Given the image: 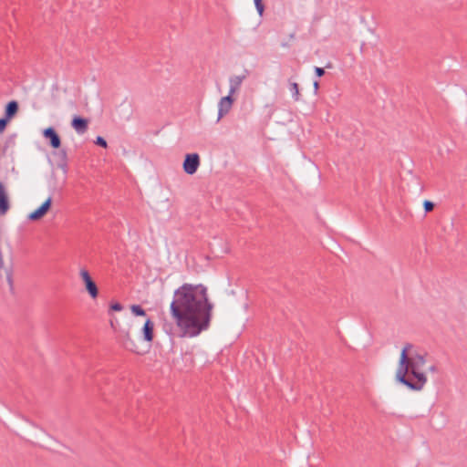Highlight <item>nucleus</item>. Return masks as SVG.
<instances>
[{"label": "nucleus", "mask_w": 467, "mask_h": 467, "mask_svg": "<svg viewBox=\"0 0 467 467\" xmlns=\"http://www.w3.org/2000/svg\"><path fill=\"white\" fill-rule=\"evenodd\" d=\"M200 162L201 160L198 153H187L182 163L184 172L189 175L194 174L200 166Z\"/></svg>", "instance_id": "nucleus-4"}, {"label": "nucleus", "mask_w": 467, "mask_h": 467, "mask_svg": "<svg viewBox=\"0 0 467 467\" xmlns=\"http://www.w3.org/2000/svg\"><path fill=\"white\" fill-rule=\"evenodd\" d=\"M11 120L5 117L0 118V133H3Z\"/></svg>", "instance_id": "nucleus-23"}, {"label": "nucleus", "mask_w": 467, "mask_h": 467, "mask_svg": "<svg viewBox=\"0 0 467 467\" xmlns=\"http://www.w3.org/2000/svg\"><path fill=\"white\" fill-rule=\"evenodd\" d=\"M122 309H123V306L119 302L114 301L109 304V313L110 314V312H112V311L119 312V311H121Z\"/></svg>", "instance_id": "nucleus-20"}, {"label": "nucleus", "mask_w": 467, "mask_h": 467, "mask_svg": "<svg viewBox=\"0 0 467 467\" xmlns=\"http://www.w3.org/2000/svg\"><path fill=\"white\" fill-rule=\"evenodd\" d=\"M18 110H19V103L15 99L10 100L5 106L4 117L12 120L18 113Z\"/></svg>", "instance_id": "nucleus-14"}, {"label": "nucleus", "mask_w": 467, "mask_h": 467, "mask_svg": "<svg viewBox=\"0 0 467 467\" xmlns=\"http://www.w3.org/2000/svg\"><path fill=\"white\" fill-rule=\"evenodd\" d=\"M88 123L87 118L79 115H75L71 119V126L78 134H84L88 130Z\"/></svg>", "instance_id": "nucleus-9"}, {"label": "nucleus", "mask_w": 467, "mask_h": 467, "mask_svg": "<svg viewBox=\"0 0 467 467\" xmlns=\"http://www.w3.org/2000/svg\"><path fill=\"white\" fill-rule=\"evenodd\" d=\"M435 207V203L431 201H429V200H425L423 202V208H424V213L425 214L431 212Z\"/></svg>", "instance_id": "nucleus-21"}, {"label": "nucleus", "mask_w": 467, "mask_h": 467, "mask_svg": "<svg viewBox=\"0 0 467 467\" xmlns=\"http://www.w3.org/2000/svg\"><path fill=\"white\" fill-rule=\"evenodd\" d=\"M52 197L49 196L38 208L27 215V219L32 222L42 219L51 209Z\"/></svg>", "instance_id": "nucleus-7"}, {"label": "nucleus", "mask_w": 467, "mask_h": 467, "mask_svg": "<svg viewBox=\"0 0 467 467\" xmlns=\"http://www.w3.org/2000/svg\"><path fill=\"white\" fill-rule=\"evenodd\" d=\"M6 281L9 285L10 291L13 292L14 290V281H13V275L12 270L6 271Z\"/></svg>", "instance_id": "nucleus-24"}, {"label": "nucleus", "mask_w": 467, "mask_h": 467, "mask_svg": "<svg viewBox=\"0 0 467 467\" xmlns=\"http://www.w3.org/2000/svg\"><path fill=\"white\" fill-rule=\"evenodd\" d=\"M124 345H125V348H130L131 350H133L130 347V345H133V342L130 338V333L129 332H126L125 334V341H124Z\"/></svg>", "instance_id": "nucleus-25"}, {"label": "nucleus", "mask_w": 467, "mask_h": 467, "mask_svg": "<svg viewBox=\"0 0 467 467\" xmlns=\"http://www.w3.org/2000/svg\"><path fill=\"white\" fill-rule=\"evenodd\" d=\"M426 355L415 352L410 354L408 360V366L406 371H404V378H399L398 370L396 371L395 380L407 387L409 389L413 391H420L423 389L427 382V376L424 372L420 371V368L426 363Z\"/></svg>", "instance_id": "nucleus-2"}, {"label": "nucleus", "mask_w": 467, "mask_h": 467, "mask_svg": "<svg viewBox=\"0 0 467 467\" xmlns=\"http://www.w3.org/2000/svg\"><path fill=\"white\" fill-rule=\"evenodd\" d=\"M412 347H413L412 344L406 343L404 345V347L402 348L400 355V359H399V364H398V376H399V378H402L403 379H405L403 375H404V371H406V369H407L408 360H409V358L410 357V354L409 353V351L412 348Z\"/></svg>", "instance_id": "nucleus-6"}, {"label": "nucleus", "mask_w": 467, "mask_h": 467, "mask_svg": "<svg viewBox=\"0 0 467 467\" xmlns=\"http://www.w3.org/2000/svg\"><path fill=\"white\" fill-rule=\"evenodd\" d=\"M289 89L292 93V98L294 100L298 101L300 99L299 85L296 82H291L289 80Z\"/></svg>", "instance_id": "nucleus-15"}, {"label": "nucleus", "mask_w": 467, "mask_h": 467, "mask_svg": "<svg viewBox=\"0 0 467 467\" xmlns=\"http://www.w3.org/2000/svg\"><path fill=\"white\" fill-rule=\"evenodd\" d=\"M429 371L431 372H438V368L435 365H432L429 368Z\"/></svg>", "instance_id": "nucleus-27"}, {"label": "nucleus", "mask_w": 467, "mask_h": 467, "mask_svg": "<svg viewBox=\"0 0 467 467\" xmlns=\"http://www.w3.org/2000/svg\"><path fill=\"white\" fill-rule=\"evenodd\" d=\"M142 338L146 342H152L154 338V322L148 317L141 328Z\"/></svg>", "instance_id": "nucleus-12"}, {"label": "nucleus", "mask_w": 467, "mask_h": 467, "mask_svg": "<svg viewBox=\"0 0 467 467\" xmlns=\"http://www.w3.org/2000/svg\"><path fill=\"white\" fill-rule=\"evenodd\" d=\"M56 161H57V167L61 169L63 173L66 175L68 171L67 166V152L66 149H61V147L58 149L57 152L54 153Z\"/></svg>", "instance_id": "nucleus-11"}, {"label": "nucleus", "mask_w": 467, "mask_h": 467, "mask_svg": "<svg viewBox=\"0 0 467 467\" xmlns=\"http://www.w3.org/2000/svg\"><path fill=\"white\" fill-rule=\"evenodd\" d=\"M10 209V202L5 184L0 182V215H5Z\"/></svg>", "instance_id": "nucleus-13"}, {"label": "nucleus", "mask_w": 467, "mask_h": 467, "mask_svg": "<svg viewBox=\"0 0 467 467\" xmlns=\"http://www.w3.org/2000/svg\"><path fill=\"white\" fill-rule=\"evenodd\" d=\"M234 102V99L232 94L228 93L227 96L223 97L218 104V117H217V122L225 116L230 109H232V106Z\"/></svg>", "instance_id": "nucleus-8"}, {"label": "nucleus", "mask_w": 467, "mask_h": 467, "mask_svg": "<svg viewBox=\"0 0 467 467\" xmlns=\"http://www.w3.org/2000/svg\"><path fill=\"white\" fill-rule=\"evenodd\" d=\"M333 65L331 62L327 63L325 67H315V74L317 78H321L326 74L325 68H332Z\"/></svg>", "instance_id": "nucleus-18"}, {"label": "nucleus", "mask_w": 467, "mask_h": 467, "mask_svg": "<svg viewBox=\"0 0 467 467\" xmlns=\"http://www.w3.org/2000/svg\"><path fill=\"white\" fill-rule=\"evenodd\" d=\"M42 135L51 148L59 149L61 147V137L54 127L44 129Z\"/></svg>", "instance_id": "nucleus-5"}, {"label": "nucleus", "mask_w": 467, "mask_h": 467, "mask_svg": "<svg viewBox=\"0 0 467 467\" xmlns=\"http://www.w3.org/2000/svg\"><path fill=\"white\" fill-rule=\"evenodd\" d=\"M162 329L170 337H172L175 336V327L171 322L165 321L162 325Z\"/></svg>", "instance_id": "nucleus-17"}, {"label": "nucleus", "mask_w": 467, "mask_h": 467, "mask_svg": "<svg viewBox=\"0 0 467 467\" xmlns=\"http://www.w3.org/2000/svg\"><path fill=\"white\" fill-rule=\"evenodd\" d=\"M110 326L112 328L115 329V322L113 320H110Z\"/></svg>", "instance_id": "nucleus-28"}, {"label": "nucleus", "mask_w": 467, "mask_h": 467, "mask_svg": "<svg viewBox=\"0 0 467 467\" xmlns=\"http://www.w3.org/2000/svg\"><path fill=\"white\" fill-rule=\"evenodd\" d=\"M294 37H295V34H291L290 38H294Z\"/></svg>", "instance_id": "nucleus-29"}, {"label": "nucleus", "mask_w": 467, "mask_h": 467, "mask_svg": "<svg viewBox=\"0 0 467 467\" xmlns=\"http://www.w3.org/2000/svg\"><path fill=\"white\" fill-rule=\"evenodd\" d=\"M130 311L135 317L146 316V311L140 305H131Z\"/></svg>", "instance_id": "nucleus-16"}, {"label": "nucleus", "mask_w": 467, "mask_h": 467, "mask_svg": "<svg viewBox=\"0 0 467 467\" xmlns=\"http://www.w3.org/2000/svg\"><path fill=\"white\" fill-rule=\"evenodd\" d=\"M79 276L84 284L85 290L92 299H96L99 296V287L91 277L89 272L86 268L79 271Z\"/></svg>", "instance_id": "nucleus-3"}, {"label": "nucleus", "mask_w": 467, "mask_h": 467, "mask_svg": "<svg viewBox=\"0 0 467 467\" xmlns=\"http://www.w3.org/2000/svg\"><path fill=\"white\" fill-rule=\"evenodd\" d=\"M249 73L250 72L248 69H244V73L242 75L232 76L229 78V84H230L229 93L230 94L234 95L239 89L243 81L248 77Z\"/></svg>", "instance_id": "nucleus-10"}, {"label": "nucleus", "mask_w": 467, "mask_h": 467, "mask_svg": "<svg viewBox=\"0 0 467 467\" xmlns=\"http://www.w3.org/2000/svg\"><path fill=\"white\" fill-rule=\"evenodd\" d=\"M213 304L202 284L184 283L173 294L171 317L180 329V337H195L210 327Z\"/></svg>", "instance_id": "nucleus-1"}, {"label": "nucleus", "mask_w": 467, "mask_h": 467, "mask_svg": "<svg viewBox=\"0 0 467 467\" xmlns=\"http://www.w3.org/2000/svg\"><path fill=\"white\" fill-rule=\"evenodd\" d=\"M313 86H314L315 93H317V90L319 89V83H318V81L315 80L314 83H313Z\"/></svg>", "instance_id": "nucleus-26"}, {"label": "nucleus", "mask_w": 467, "mask_h": 467, "mask_svg": "<svg viewBox=\"0 0 467 467\" xmlns=\"http://www.w3.org/2000/svg\"><path fill=\"white\" fill-rule=\"evenodd\" d=\"M254 5H255L258 15L260 16H263L264 13H265V9L263 0H254Z\"/></svg>", "instance_id": "nucleus-19"}, {"label": "nucleus", "mask_w": 467, "mask_h": 467, "mask_svg": "<svg viewBox=\"0 0 467 467\" xmlns=\"http://www.w3.org/2000/svg\"><path fill=\"white\" fill-rule=\"evenodd\" d=\"M94 143L101 148L106 149L108 147L107 140L102 136H98Z\"/></svg>", "instance_id": "nucleus-22"}]
</instances>
